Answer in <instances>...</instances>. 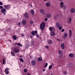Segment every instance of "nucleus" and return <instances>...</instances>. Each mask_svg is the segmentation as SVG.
<instances>
[{
  "label": "nucleus",
  "instance_id": "f257e3e1",
  "mask_svg": "<svg viewBox=\"0 0 75 75\" xmlns=\"http://www.w3.org/2000/svg\"><path fill=\"white\" fill-rule=\"evenodd\" d=\"M45 25V22H42L40 23V28L42 31V30H43L44 29Z\"/></svg>",
  "mask_w": 75,
  "mask_h": 75
},
{
  "label": "nucleus",
  "instance_id": "f03ea898",
  "mask_svg": "<svg viewBox=\"0 0 75 75\" xmlns=\"http://www.w3.org/2000/svg\"><path fill=\"white\" fill-rule=\"evenodd\" d=\"M40 11V13L42 14V15H45V14H46L45 11L43 9H41Z\"/></svg>",
  "mask_w": 75,
  "mask_h": 75
},
{
  "label": "nucleus",
  "instance_id": "7ed1b4c3",
  "mask_svg": "<svg viewBox=\"0 0 75 75\" xmlns=\"http://www.w3.org/2000/svg\"><path fill=\"white\" fill-rule=\"evenodd\" d=\"M4 7L6 9V10H9V9L10 8V5H4Z\"/></svg>",
  "mask_w": 75,
  "mask_h": 75
},
{
  "label": "nucleus",
  "instance_id": "20e7f679",
  "mask_svg": "<svg viewBox=\"0 0 75 75\" xmlns=\"http://www.w3.org/2000/svg\"><path fill=\"white\" fill-rule=\"evenodd\" d=\"M75 11V8H71L70 12L71 13H74Z\"/></svg>",
  "mask_w": 75,
  "mask_h": 75
},
{
  "label": "nucleus",
  "instance_id": "39448f33",
  "mask_svg": "<svg viewBox=\"0 0 75 75\" xmlns=\"http://www.w3.org/2000/svg\"><path fill=\"white\" fill-rule=\"evenodd\" d=\"M61 48L62 50H64L65 48V45L63 43H61Z\"/></svg>",
  "mask_w": 75,
  "mask_h": 75
},
{
  "label": "nucleus",
  "instance_id": "423d86ee",
  "mask_svg": "<svg viewBox=\"0 0 75 75\" xmlns=\"http://www.w3.org/2000/svg\"><path fill=\"white\" fill-rule=\"evenodd\" d=\"M8 69H8V68H7L6 69H5V72L6 74H9V71H8Z\"/></svg>",
  "mask_w": 75,
  "mask_h": 75
},
{
  "label": "nucleus",
  "instance_id": "0eeeda50",
  "mask_svg": "<svg viewBox=\"0 0 75 75\" xmlns=\"http://www.w3.org/2000/svg\"><path fill=\"white\" fill-rule=\"evenodd\" d=\"M31 64L33 66H35L36 62L34 60H33L32 61Z\"/></svg>",
  "mask_w": 75,
  "mask_h": 75
},
{
  "label": "nucleus",
  "instance_id": "6e6552de",
  "mask_svg": "<svg viewBox=\"0 0 75 75\" xmlns=\"http://www.w3.org/2000/svg\"><path fill=\"white\" fill-rule=\"evenodd\" d=\"M24 16L26 18H28V17H29V15L28 13H24Z\"/></svg>",
  "mask_w": 75,
  "mask_h": 75
},
{
  "label": "nucleus",
  "instance_id": "1a4fd4ad",
  "mask_svg": "<svg viewBox=\"0 0 75 75\" xmlns=\"http://www.w3.org/2000/svg\"><path fill=\"white\" fill-rule=\"evenodd\" d=\"M72 19H71V18H69L68 19V23H69V24H70L72 22Z\"/></svg>",
  "mask_w": 75,
  "mask_h": 75
},
{
  "label": "nucleus",
  "instance_id": "9d476101",
  "mask_svg": "<svg viewBox=\"0 0 75 75\" xmlns=\"http://www.w3.org/2000/svg\"><path fill=\"white\" fill-rule=\"evenodd\" d=\"M14 51L15 53H18L19 52V50L17 49L14 48Z\"/></svg>",
  "mask_w": 75,
  "mask_h": 75
},
{
  "label": "nucleus",
  "instance_id": "9b49d317",
  "mask_svg": "<svg viewBox=\"0 0 75 75\" xmlns=\"http://www.w3.org/2000/svg\"><path fill=\"white\" fill-rule=\"evenodd\" d=\"M56 25L57 28H59V27L61 26L60 23H59V22H57L56 23Z\"/></svg>",
  "mask_w": 75,
  "mask_h": 75
},
{
  "label": "nucleus",
  "instance_id": "f8f14e48",
  "mask_svg": "<svg viewBox=\"0 0 75 75\" xmlns=\"http://www.w3.org/2000/svg\"><path fill=\"white\" fill-rule=\"evenodd\" d=\"M69 37H72V30H69Z\"/></svg>",
  "mask_w": 75,
  "mask_h": 75
},
{
  "label": "nucleus",
  "instance_id": "ddd939ff",
  "mask_svg": "<svg viewBox=\"0 0 75 75\" xmlns=\"http://www.w3.org/2000/svg\"><path fill=\"white\" fill-rule=\"evenodd\" d=\"M1 12L3 13H5V12H6V9H4V8H2L1 10Z\"/></svg>",
  "mask_w": 75,
  "mask_h": 75
},
{
  "label": "nucleus",
  "instance_id": "4468645a",
  "mask_svg": "<svg viewBox=\"0 0 75 75\" xmlns=\"http://www.w3.org/2000/svg\"><path fill=\"white\" fill-rule=\"evenodd\" d=\"M37 33H38V32L37 31V30L35 31V34H36V36L38 38H38V37H40V36H39V35H38V34H37Z\"/></svg>",
  "mask_w": 75,
  "mask_h": 75
},
{
  "label": "nucleus",
  "instance_id": "2eb2a0df",
  "mask_svg": "<svg viewBox=\"0 0 75 75\" xmlns=\"http://www.w3.org/2000/svg\"><path fill=\"white\" fill-rule=\"evenodd\" d=\"M46 16L47 17V18H51V14L50 13H47L46 15Z\"/></svg>",
  "mask_w": 75,
  "mask_h": 75
},
{
  "label": "nucleus",
  "instance_id": "dca6fc26",
  "mask_svg": "<svg viewBox=\"0 0 75 75\" xmlns=\"http://www.w3.org/2000/svg\"><path fill=\"white\" fill-rule=\"evenodd\" d=\"M69 57H74V54L72 53H70L69 54Z\"/></svg>",
  "mask_w": 75,
  "mask_h": 75
},
{
  "label": "nucleus",
  "instance_id": "f3484780",
  "mask_svg": "<svg viewBox=\"0 0 75 75\" xmlns=\"http://www.w3.org/2000/svg\"><path fill=\"white\" fill-rule=\"evenodd\" d=\"M48 42L49 44H52V41L49 40L48 41Z\"/></svg>",
  "mask_w": 75,
  "mask_h": 75
},
{
  "label": "nucleus",
  "instance_id": "a211bd4d",
  "mask_svg": "<svg viewBox=\"0 0 75 75\" xmlns=\"http://www.w3.org/2000/svg\"><path fill=\"white\" fill-rule=\"evenodd\" d=\"M22 23L23 25H25L26 24V21H25V20H23L22 21Z\"/></svg>",
  "mask_w": 75,
  "mask_h": 75
},
{
  "label": "nucleus",
  "instance_id": "6ab92c4d",
  "mask_svg": "<svg viewBox=\"0 0 75 75\" xmlns=\"http://www.w3.org/2000/svg\"><path fill=\"white\" fill-rule=\"evenodd\" d=\"M11 54L12 56H13V57H14L15 55H16V54H15V53L12 51H11Z\"/></svg>",
  "mask_w": 75,
  "mask_h": 75
},
{
  "label": "nucleus",
  "instance_id": "aec40b11",
  "mask_svg": "<svg viewBox=\"0 0 75 75\" xmlns=\"http://www.w3.org/2000/svg\"><path fill=\"white\" fill-rule=\"evenodd\" d=\"M46 6L47 7H50V4L48 2H47L46 4Z\"/></svg>",
  "mask_w": 75,
  "mask_h": 75
},
{
  "label": "nucleus",
  "instance_id": "412c9836",
  "mask_svg": "<svg viewBox=\"0 0 75 75\" xmlns=\"http://www.w3.org/2000/svg\"><path fill=\"white\" fill-rule=\"evenodd\" d=\"M55 35V33L54 32H52L51 33V36H54Z\"/></svg>",
  "mask_w": 75,
  "mask_h": 75
},
{
  "label": "nucleus",
  "instance_id": "4be33fe9",
  "mask_svg": "<svg viewBox=\"0 0 75 75\" xmlns=\"http://www.w3.org/2000/svg\"><path fill=\"white\" fill-rule=\"evenodd\" d=\"M16 45H18V46H19V47H22V45L20 44V43H16Z\"/></svg>",
  "mask_w": 75,
  "mask_h": 75
},
{
  "label": "nucleus",
  "instance_id": "5701e85b",
  "mask_svg": "<svg viewBox=\"0 0 75 75\" xmlns=\"http://www.w3.org/2000/svg\"><path fill=\"white\" fill-rule=\"evenodd\" d=\"M64 3L63 2H61L60 3V7H64Z\"/></svg>",
  "mask_w": 75,
  "mask_h": 75
},
{
  "label": "nucleus",
  "instance_id": "b1692460",
  "mask_svg": "<svg viewBox=\"0 0 75 75\" xmlns=\"http://www.w3.org/2000/svg\"><path fill=\"white\" fill-rule=\"evenodd\" d=\"M30 14H32V15H34V11L33 10H31V12L30 13Z\"/></svg>",
  "mask_w": 75,
  "mask_h": 75
},
{
  "label": "nucleus",
  "instance_id": "393cba45",
  "mask_svg": "<svg viewBox=\"0 0 75 75\" xmlns=\"http://www.w3.org/2000/svg\"><path fill=\"white\" fill-rule=\"evenodd\" d=\"M31 34L32 35H35V31H32Z\"/></svg>",
  "mask_w": 75,
  "mask_h": 75
},
{
  "label": "nucleus",
  "instance_id": "a878e982",
  "mask_svg": "<svg viewBox=\"0 0 75 75\" xmlns=\"http://www.w3.org/2000/svg\"><path fill=\"white\" fill-rule=\"evenodd\" d=\"M42 58L40 57H38V61H42Z\"/></svg>",
  "mask_w": 75,
  "mask_h": 75
},
{
  "label": "nucleus",
  "instance_id": "bb28decb",
  "mask_svg": "<svg viewBox=\"0 0 75 75\" xmlns=\"http://www.w3.org/2000/svg\"><path fill=\"white\" fill-rule=\"evenodd\" d=\"M19 60L21 62H24V59L21 58H19Z\"/></svg>",
  "mask_w": 75,
  "mask_h": 75
},
{
  "label": "nucleus",
  "instance_id": "cd10ccee",
  "mask_svg": "<svg viewBox=\"0 0 75 75\" xmlns=\"http://www.w3.org/2000/svg\"><path fill=\"white\" fill-rule=\"evenodd\" d=\"M13 38L14 40H17V37L16 36H13Z\"/></svg>",
  "mask_w": 75,
  "mask_h": 75
},
{
  "label": "nucleus",
  "instance_id": "c85d7f7f",
  "mask_svg": "<svg viewBox=\"0 0 75 75\" xmlns=\"http://www.w3.org/2000/svg\"><path fill=\"white\" fill-rule=\"evenodd\" d=\"M58 53L59 54H61V55H62V50H59L58 52Z\"/></svg>",
  "mask_w": 75,
  "mask_h": 75
},
{
  "label": "nucleus",
  "instance_id": "c756f323",
  "mask_svg": "<svg viewBox=\"0 0 75 75\" xmlns=\"http://www.w3.org/2000/svg\"><path fill=\"white\" fill-rule=\"evenodd\" d=\"M52 28H53L52 27H49V30H50V31H52Z\"/></svg>",
  "mask_w": 75,
  "mask_h": 75
},
{
  "label": "nucleus",
  "instance_id": "7c9ffc66",
  "mask_svg": "<svg viewBox=\"0 0 75 75\" xmlns=\"http://www.w3.org/2000/svg\"><path fill=\"white\" fill-rule=\"evenodd\" d=\"M68 36V34L67 33H65L64 35V37H67Z\"/></svg>",
  "mask_w": 75,
  "mask_h": 75
},
{
  "label": "nucleus",
  "instance_id": "2f4dec72",
  "mask_svg": "<svg viewBox=\"0 0 75 75\" xmlns=\"http://www.w3.org/2000/svg\"><path fill=\"white\" fill-rule=\"evenodd\" d=\"M30 23L31 24H33L34 23V22L33 21L30 20Z\"/></svg>",
  "mask_w": 75,
  "mask_h": 75
},
{
  "label": "nucleus",
  "instance_id": "473e14b6",
  "mask_svg": "<svg viewBox=\"0 0 75 75\" xmlns=\"http://www.w3.org/2000/svg\"><path fill=\"white\" fill-rule=\"evenodd\" d=\"M5 62H6V60H5V59H3V64H4V65H5Z\"/></svg>",
  "mask_w": 75,
  "mask_h": 75
},
{
  "label": "nucleus",
  "instance_id": "72a5a7b5",
  "mask_svg": "<svg viewBox=\"0 0 75 75\" xmlns=\"http://www.w3.org/2000/svg\"><path fill=\"white\" fill-rule=\"evenodd\" d=\"M52 68V65H51L49 66V69H51Z\"/></svg>",
  "mask_w": 75,
  "mask_h": 75
},
{
  "label": "nucleus",
  "instance_id": "f704fd0d",
  "mask_svg": "<svg viewBox=\"0 0 75 75\" xmlns=\"http://www.w3.org/2000/svg\"><path fill=\"white\" fill-rule=\"evenodd\" d=\"M45 48H46V49H47V50H49V46H45Z\"/></svg>",
  "mask_w": 75,
  "mask_h": 75
},
{
  "label": "nucleus",
  "instance_id": "c9c22d12",
  "mask_svg": "<svg viewBox=\"0 0 75 75\" xmlns=\"http://www.w3.org/2000/svg\"><path fill=\"white\" fill-rule=\"evenodd\" d=\"M47 66H48V63H46L45 64V68H47Z\"/></svg>",
  "mask_w": 75,
  "mask_h": 75
},
{
  "label": "nucleus",
  "instance_id": "e433bc0d",
  "mask_svg": "<svg viewBox=\"0 0 75 75\" xmlns=\"http://www.w3.org/2000/svg\"><path fill=\"white\" fill-rule=\"evenodd\" d=\"M59 28L60 30H61L62 28V27L61 26H60L59 27Z\"/></svg>",
  "mask_w": 75,
  "mask_h": 75
},
{
  "label": "nucleus",
  "instance_id": "4c0bfd02",
  "mask_svg": "<svg viewBox=\"0 0 75 75\" xmlns=\"http://www.w3.org/2000/svg\"><path fill=\"white\" fill-rule=\"evenodd\" d=\"M24 72H27V70L26 69H24Z\"/></svg>",
  "mask_w": 75,
  "mask_h": 75
},
{
  "label": "nucleus",
  "instance_id": "58836bf2",
  "mask_svg": "<svg viewBox=\"0 0 75 75\" xmlns=\"http://www.w3.org/2000/svg\"><path fill=\"white\" fill-rule=\"evenodd\" d=\"M31 44L32 45H33V44H34V43L33 42V41H31Z\"/></svg>",
  "mask_w": 75,
  "mask_h": 75
},
{
  "label": "nucleus",
  "instance_id": "ea45409f",
  "mask_svg": "<svg viewBox=\"0 0 75 75\" xmlns=\"http://www.w3.org/2000/svg\"><path fill=\"white\" fill-rule=\"evenodd\" d=\"M18 25L19 27L20 26V22H18Z\"/></svg>",
  "mask_w": 75,
  "mask_h": 75
},
{
  "label": "nucleus",
  "instance_id": "a19ab883",
  "mask_svg": "<svg viewBox=\"0 0 75 75\" xmlns=\"http://www.w3.org/2000/svg\"><path fill=\"white\" fill-rule=\"evenodd\" d=\"M63 74H67V72L65 71H63Z\"/></svg>",
  "mask_w": 75,
  "mask_h": 75
},
{
  "label": "nucleus",
  "instance_id": "79ce46f5",
  "mask_svg": "<svg viewBox=\"0 0 75 75\" xmlns=\"http://www.w3.org/2000/svg\"><path fill=\"white\" fill-rule=\"evenodd\" d=\"M48 20V19L47 18H45V21H47Z\"/></svg>",
  "mask_w": 75,
  "mask_h": 75
},
{
  "label": "nucleus",
  "instance_id": "37998d69",
  "mask_svg": "<svg viewBox=\"0 0 75 75\" xmlns=\"http://www.w3.org/2000/svg\"><path fill=\"white\" fill-rule=\"evenodd\" d=\"M0 9H2V8L3 9V6H0Z\"/></svg>",
  "mask_w": 75,
  "mask_h": 75
},
{
  "label": "nucleus",
  "instance_id": "c03bdc74",
  "mask_svg": "<svg viewBox=\"0 0 75 75\" xmlns=\"http://www.w3.org/2000/svg\"><path fill=\"white\" fill-rule=\"evenodd\" d=\"M64 29H62V32H64Z\"/></svg>",
  "mask_w": 75,
  "mask_h": 75
},
{
  "label": "nucleus",
  "instance_id": "a18cd8bd",
  "mask_svg": "<svg viewBox=\"0 0 75 75\" xmlns=\"http://www.w3.org/2000/svg\"><path fill=\"white\" fill-rule=\"evenodd\" d=\"M0 5H3V3H2L1 2H0Z\"/></svg>",
  "mask_w": 75,
  "mask_h": 75
},
{
  "label": "nucleus",
  "instance_id": "49530a36",
  "mask_svg": "<svg viewBox=\"0 0 75 75\" xmlns=\"http://www.w3.org/2000/svg\"><path fill=\"white\" fill-rule=\"evenodd\" d=\"M21 35H22V37H24V34H21Z\"/></svg>",
  "mask_w": 75,
  "mask_h": 75
},
{
  "label": "nucleus",
  "instance_id": "de8ad7c7",
  "mask_svg": "<svg viewBox=\"0 0 75 75\" xmlns=\"http://www.w3.org/2000/svg\"><path fill=\"white\" fill-rule=\"evenodd\" d=\"M27 75H31L30 73H28Z\"/></svg>",
  "mask_w": 75,
  "mask_h": 75
},
{
  "label": "nucleus",
  "instance_id": "09e8293b",
  "mask_svg": "<svg viewBox=\"0 0 75 75\" xmlns=\"http://www.w3.org/2000/svg\"><path fill=\"white\" fill-rule=\"evenodd\" d=\"M68 67L69 68H70V67H71V65H70V64L69 65V66H68Z\"/></svg>",
  "mask_w": 75,
  "mask_h": 75
},
{
  "label": "nucleus",
  "instance_id": "8fccbe9b",
  "mask_svg": "<svg viewBox=\"0 0 75 75\" xmlns=\"http://www.w3.org/2000/svg\"><path fill=\"white\" fill-rule=\"evenodd\" d=\"M8 41H9V42H11V40H8Z\"/></svg>",
  "mask_w": 75,
  "mask_h": 75
},
{
  "label": "nucleus",
  "instance_id": "3c124183",
  "mask_svg": "<svg viewBox=\"0 0 75 75\" xmlns=\"http://www.w3.org/2000/svg\"><path fill=\"white\" fill-rule=\"evenodd\" d=\"M22 56H20V58H22Z\"/></svg>",
  "mask_w": 75,
  "mask_h": 75
},
{
  "label": "nucleus",
  "instance_id": "603ef678",
  "mask_svg": "<svg viewBox=\"0 0 75 75\" xmlns=\"http://www.w3.org/2000/svg\"><path fill=\"white\" fill-rule=\"evenodd\" d=\"M4 13V15H5V14H6V12Z\"/></svg>",
  "mask_w": 75,
  "mask_h": 75
},
{
  "label": "nucleus",
  "instance_id": "864d4df0",
  "mask_svg": "<svg viewBox=\"0 0 75 75\" xmlns=\"http://www.w3.org/2000/svg\"><path fill=\"white\" fill-rule=\"evenodd\" d=\"M57 41H59V39H57Z\"/></svg>",
  "mask_w": 75,
  "mask_h": 75
},
{
  "label": "nucleus",
  "instance_id": "5fc2aeb1",
  "mask_svg": "<svg viewBox=\"0 0 75 75\" xmlns=\"http://www.w3.org/2000/svg\"><path fill=\"white\" fill-rule=\"evenodd\" d=\"M43 72H44V71H45V69H44L43 70Z\"/></svg>",
  "mask_w": 75,
  "mask_h": 75
},
{
  "label": "nucleus",
  "instance_id": "6e6d98bb",
  "mask_svg": "<svg viewBox=\"0 0 75 75\" xmlns=\"http://www.w3.org/2000/svg\"><path fill=\"white\" fill-rule=\"evenodd\" d=\"M59 0V1H62L63 0Z\"/></svg>",
  "mask_w": 75,
  "mask_h": 75
},
{
  "label": "nucleus",
  "instance_id": "4d7b16f0",
  "mask_svg": "<svg viewBox=\"0 0 75 75\" xmlns=\"http://www.w3.org/2000/svg\"><path fill=\"white\" fill-rule=\"evenodd\" d=\"M47 0H44V1H47Z\"/></svg>",
  "mask_w": 75,
  "mask_h": 75
},
{
  "label": "nucleus",
  "instance_id": "13d9d810",
  "mask_svg": "<svg viewBox=\"0 0 75 75\" xmlns=\"http://www.w3.org/2000/svg\"><path fill=\"white\" fill-rule=\"evenodd\" d=\"M17 16H18V14H17Z\"/></svg>",
  "mask_w": 75,
  "mask_h": 75
},
{
  "label": "nucleus",
  "instance_id": "bf43d9fd",
  "mask_svg": "<svg viewBox=\"0 0 75 75\" xmlns=\"http://www.w3.org/2000/svg\"><path fill=\"white\" fill-rule=\"evenodd\" d=\"M11 1L12 0H10Z\"/></svg>",
  "mask_w": 75,
  "mask_h": 75
},
{
  "label": "nucleus",
  "instance_id": "052dcab7",
  "mask_svg": "<svg viewBox=\"0 0 75 75\" xmlns=\"http://www.w3.org/2000/svg\"><path fill=\"white\" fill-rule=\"evenodd\" d=\"M10 1V0H9L8 1Z\"/></svg>",
  "mask_w": 75,
  "mask_h": 75
}]
</instances>
